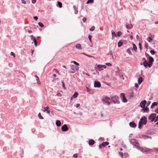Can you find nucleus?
Masks as SVG:
<instances>
[{
  "mask_svg": "<svg viewBox=\"0 0 158 158\" xmlns=\"http://www.w3.org/2000/svg\"><path fill=\"white\" fill-rule=\"evenodd\" d=\"M147 123V118L145 116H143L140 119L139 122L138 128L141 129L143 125H146Z\"/></svg>",
  "mask_w": 158,
  "mask_h": 158,
  "instance_id": "obj_1",
  "label": "nucleus"
},
{
  "mask_svg": "<svg viewBox=\"0 0 158 158\" xmlns=\"http://www.w3.org/2000/svg\"><path fill=\"white\" fill-rule=\"evenodd\" d=\"M102 102L103 104L110 105L111 102V99L107 96L103 97L102 99Z\"/></svg>",
  "mask_w": 158,
  "mask_h": 158,
  "instance_id": "obj_2",
  "label": "nucleus"
},
{
  "mask_svg": "<svg viewBox=\"0 0 158 158\" xmlns=\"http://www.w3.org/2000/svg\"><path fill=\"white\" fill-rule=\"evenodd\" d=\"M106 66L105 65L97 64L94 67V68L96 71H100L106 69Z\"/></svg>",
  "mask_w": 158,
  "mask_h": 158,
  "instance_id": "obj_3",
  "label": "nucleus"
},
{
  "mask_svg": "<svg viewBox=\"0 0 158 158\" xmlns=\"http://www.w3.org/2000/svg\"><path fill=\"white\" fill-rule=\"evenodd\" d=\"M137 148L138 149L140 150L141 152H142L147 153L152 151V149H149L146 148H141L140 147L139 145H137V148Z\"/></svg>",
  "mask_w": 158,
  "mask_h": 158,
  "instance_id": "obj_4",
  "label": "nucleus"
},
{
  "mask_svg": "<svg viewBox=\"0 0 158 158\" xmlns=\"http://www.w3.org/2000/svg\"><path fill=\"white\" fill-rule=\"evenodd\" d=\"M112 101L114 103H119V98L117 95H114L111 97Z\"/></svg>",
  "mask_w": 158,
  "mask_h": 158,
  "instance_id": "obj_5",
  "label": "nucleus"
},
{
  "mask_svg": "<svg viewBox=\"0 0 158 158\" xmlns=\"http://www.w3.org/2000/svg\"><path fill=\"white\" fill-rule=\"evenodd\" d=\"M130 143L132 144L133 146H134L135 147L137 148V145H139V143L138 142V141L137 140L135 139H131L130 140Z\"/></svg>",
  "mask_w": 158,
  "mask_h": 158,
  "instance_id": "obj_6",
  "label": "nucleus"
},
{
  "mask_svg": "<svg viewBox=\"0 0 158 158\" xmlns=\"http://www.w3.org/2000/svg\"><path fill=\"white\" fill-rule=\"evenodd\" d=\"M156 118V114L153 113L151 114L149 116L148 119L151 120V122H153L155 119Z\"/></svg>",
  "mask_w": 158,
  "mask_h": 158,
  "instance_id": "obj_7",
  "label": "nucleus"
},
{
  "mask_svg": "<svg viewBox=\"0 0 158 158\" xmlns=\"http://www.w3.org/2000/svg\"><path fill=\"white\" fill-rule=\"evenodd\" d=\"M143 64L144 66L146 68H147V66H148L149 68L151 67L152 64V63L151 62H148L146 60L143 63Z\"/></svg>",
  "mask_w": 158,
  "mask_h": 158,
  "instance_id": "obj_8",
  "label": "nucleus"
},
{
  "mask_svg": "<svg viewBox=\"0 0 158 158\" xmlns=\"http://www.w3.org/2000/svg\"><path fill=\"white\" fill-rule=\"evenodd\" d=\"M79 65H72L71 66V69L75 71H78L79 69Z\"/></svg>",
  "mask_w": 158,
  "mask_h": 158,
  "instance_id": "obj_9",
  "label": "nucleus"
},
{
  "mask_svg": "<svg viewBox=\"0 0 158 158\" xmlns=\"http://www.w3.org/2000/svg\"><path fill=\"white\" fill-rule=\"evenodd\" d=\"M69 129V128L66 124L64 125L61 127V130L63 131H67Z\"/></svg>",
  "mask_w": 158,
  "mask_h": 158,
  "instance_id": "obj_10",
  "label": "nucleus"
},
{
  "mask_svg": "<svg viewBox=\"0 0 158 158\" xmlns=\"http://www.w3.org/2000/svg\"><path fill=\"white\" fill-rule=\"evenodd\" d=\"M146 102H147L145 100H144L141 102L140 104V107L143 108H144Z\"/></svg>",
  "mask_w": 158,
  "mask_h": 158,
  "instance_id": "obj_11",
  "label": "nucleus"
},
{
  "mask_svg": "<svg viewBox=\"0 0 158 158\" xmlns=\"http://www.w3.org/2000/svg\"><path fill=\"white\" fill-rule=\"evenodd\" d=\"M94 85L95 87L99 88L100 87L101 85L99 82L98 81H95L94 82Z\"/></svg>",
  "mask_w": 158,
  "mask_h": 158,
  "instance_id": "obj_12",
  "label": "nucleus"
},
{
  "mask_svg": "<svg viewBox=\"0 0 158 158\" xmlns=\"http://www.w3.org/2000/svg\"><path fill=\"white\" fill-rule=\"evenodd\" d=\"M129 125L132 128H135L137 126L136 124L133 122H130Z\"/></svg>",
  "mask_w": 158,
  "mask_h": 158,
  "instance_id": "obj_13",
  "label": "nucleus"
},
{
  "mask_svg": "<svg viewBox=\"0 0 158 158\" xmlns=\"http://www.w3.org/2000/svg\"><path fill=\"white\" fill-rule=\"evenodd\" d=\"M95 143L94 140L92 139H90L89 141L88 144L90 146H91L93 145Z\"/></svg>",
  "mask_w": 158,
  "mask_h": 158,
  "instance_id": "obj_14",
  "label": "nucleus"
},
{
  "mask_svg": "<svg viewBox=\"0 0 158 158\" xmlns=\"http://www.w3.org/2000/svg\"><path fill=\"white\" fill-rule=\"evenodd\" d=\"M149 109L147 107H146L145 108H143L141 110V111H143L144 113H145L146 112H148L149 111Z\"/></svg>",
  "mask_w": 158,
  "mask_h": 158,
  "instance_id": "obj_15",
  "label": "nucleus"
},
{
  "mask_svg": "<svg viewBox=\"0 0 158 158\" xmlns=\"http://www.w3.org/2000/svg\"><path fill=\"white\" fill-rule=\"evenodd\" d=\"M142 136L144 139H152L151 136L146 135H142Z\"/></svg>",
  "mask_w": 158,
  "mask_h": 158,
  "instance_id": "obj_16",
  "label": "nucleus"
},
{
  "mask_svg": "<svg viewBox=\"0 0 158 158\" xmlns=\"http://www.w3.org/2000/svg\"><path fill=\"white\" fill-rule=\"evenodd\" d=\"M56 124L57 126L59 127L61 125V123L60 121L57 120L56 122Z\"/></svg>",
  "mask_w": 158,
  "mask_h": 158,
  "instance_id": "obj_17",
  "label": "nucleus"
},
{
  "mask_svg": "<svg viewBox=\"0 0 158 158\" xmlns=\"http://www.w3.org/2000/svg\"><path fill=\"white\" fill-rule=\"evenodd\" d=\"M109 143L108 142H103L101 146H102L104 148L107 145L109 144Z\"/></svg>",
  "mask_w": 158,
  "mask_h": 158,
  "instance_id": "obj_18",
  "label": "nucleus"
},
{
  "mask_svg": "<svg viewBox=\"0 0 158 158\" xmlns=\"http://www.w3.org/2000/svg\"><path fill=\"white\" fill-rule=\"evenodd\" d=\"M143 80V79L142 77H140L138 80V83L139 84H141Z\"/></svg>",
  "mask_w": 158,
  "mask_h": 158,
  "instance_id": "obj_19",
  "label": "nucleus"
},
{
  "mask_svg": "<svg viewBox=\"0 0 158 158\" xmlns=\"http://www.w3.org/2000/svg\"><path fill=\"white\" fill-rule=\"evenodd\" d=\"M76 48L78 49H81V46L80 44H77L76 46Z\"/></svg>",
  "mask_w": 158,
  "mask_h": 158,
  "instance_id": "obj_20",
  "label": "nucleus"
},
{
  "mask_svg": "<svg viewBox=\"0 0 158 158\" xmlns=\"http://www.w3.org/2000/svg\"><path fill=\"white\" fill-rule=\"evenodd\" d=\"M157 105H158V104L156 102H153L152 103V104L151 106V108H153L154 106H156Z\"/></svg>",
  "mask_w": 158,
  "mask_h": 158,
  "instance_id": "obj_21",
  "label": "nucleus"
},
{
  "mask_svg": "<svg viewBox=\"0 0 158 158\" xmlns=\"http://www.w3.org/2000/svg\"><path fill=\"white\" fill-rule=\"evenodd\" d=\"M122 33L120 31H118V32H117L116 33V37H120L121 36V35H122Z\"/></svg>",
  "mask_w": 158,
  "mask_h": 158,
  "instance_id": "obj_22",
  "label": "nucleus"
},
{
  "mask_svg": "<svg viewBox=\"0 0 158 158\" xmlns=\"http://www.w3.org/2000/svg\"><path fill=\"white\" fill-rule=\"evenodd\" d=\"M149 61L148 62L152 63L154 61L153 58L151 56H149Z\"/></svg>",
  "mask_w": 158,
  "mask_h": 158,
  "instance_id": "obj_23",
  "label": "nucleus"
},
{
  "mask_svg": "<svg viewBox=\"0 0 158 158\" xmlns=\"http://www.w3.org/2000/svg\"><path fill=\"white\" fill-rule=\"evenodd\" d=\"M33 41L34 42V43L35 45V47L37 46V44L36 40L35 38H34L33 39Z\"/></svg>",
  "mask_w": 158,
  "mask_h": 158,
  "instance_id": "obj_24",
  "label": "nucleus"
},
{
  "mask_svg": "<svg viewBox=\"0 0 158 158\" xmlns=\"http://www.w3.org/2000/svg\"><path fill=\"white\" fill-rule=\"evenodd\" d=\"M134 96V94L133 92H132L129 94V97L130 98H133Z\"/></svg>",
  "mask_w": 158,
  "mask_h": 158,
  "instance_id": "obj_25",
  "label": "nucleus"
},
{
  "mask_svg": "<svg viewBox=\"0 0 158 158\" xmlns=\"http://www.w3.org/2000/svg\"><path fill=\"white\" fill-rule=\"evenodd\" d=\"M133 49L135 52L136 51L137 48L136 45L134 43L133 44Z\"/></svg>",
  "mask_w": 158,
  "mask_h": 158,
  "instance_id": "obj_26",
  "label": "nucleus"
},
{
  "mask_svg": "<svg viewBox=\"0 0 158 158\" xmlns=\"http://www.w3.org/2000/svg\"><path fill=\"white\" fill-rule=\"evenodd\" d=\"M123 44V42L121 41H119L118 43V47H120Z\"/></svg>",
  "mask_w": 158,
  "mask_h": 158,
  "instance_id": "obj_27",
  "label": "nucleus"
},
{
  "mask_svg": "<svg viewBox=\"0 0 158 158\" xmlns=\"http://www.w3.org/2000/svg\"><path fill=\"white\" fill-rule=\"evenodd\" d=\"M73 8L75 10L74 13L75 14H77L78 13V10L77 8L75 6H73Z\"/></svg>",
  "mask_w": 158,
  "mask_h": 158,
  "instance_id": "obj_28",
  "label": "nucleus"
},
{
  "mask_svg": "<svg viewBox=\"0 0 158 158\" xmlns=\"http://www.w3.org/2000/svg\"><path fill=\"white\" fill-rule=\"evenodd\" d=\"M57 6H59L60 8H61L62 7V4L61 2H58Z\"/></svg>",
  "mask_w": 158,
  "mask_h": 158,
  "instance_id": "obj_29",
  "label": "nucleus"
},
{
  "mask_svg": "<svg viewBox=\"0 0 158 158\" xmlns=\"http://www.w3.org/2000/svg\"><path fill=\"white\" fill-rule=\"evenodd\" d=\"M120 98L122 99V98H123V97H125V94L124 93H122L120 94Z\"/></svg>",
  "mask_w": 158,
  "mask_h": 158,
  "instance_id": "obj_30",
  "label": "nucleus"
},
{
  "mask_svg": "<svg viewBox=\"0 0 158 158\" xmlns=\"http://www.w3.org/2000/svg\"><path fill=\"white\" fill-rule=\"evenodd\" d=\"M147 40L148 41L149 43L151 42L153 40L152 39L151 37H148L147 39Z\"/></svg>",
  "mask_w": 158,
  "mask_h": 158,
  "instance_id": "obj_31",
  "label": "nucleus"
},
{
  "mask_svg": "<svg viewBox=\"0 0 158 158\" xmlns=\"http://www.w3.org/2000/svg\"><path fill=\"white\" fill-rule=\"evenodd\" d=\"M38 117L40 119H44V118L43 116H41V113H39L38 114Z\"/></svg>",
  "mask_w": 158,
  "mask_h": 158,
  "instance_id": "obj_32",
  "label": "nucleus"
},
{
  "mask_svg": "<svg viewBox=\"0 0 158 158\" xmlns=\"http://www.w3.org/2000/svg\"><path fill=\"white\" fill-rule=\"evenodd\" d=\"M122 101L123 102H127V98H126V97H123V98H122Z\"/></svg>",
  "mask_w": 158,
  "mask_h": 158,
  "instance_id": "obj_33",
  "label": "nucleus"
},
{
  "mask_svg": "<svg viewBox=\"0 0 158 158\" xmlns=\"http://www.w3.org/2000/svg\"><path fill=\"white\" fill-rule=\"evenodd\" d=\"M78 95V93L77 92H75L73 95V96L74 98H76L77 97Z\"/></svg>",
  "mask_w": 158,
  "mask_h": 158,
  "instance_id": "obj_34",
  "label": "nucleus"
},
{
  "mask_svg": "<svg viewBox=\"0 0 158 158\" xmlns=\"http://www.w3.org/2000/svg\"><path fill=\"white\" fill-rule=\"evenodd\" d=\"M61 83H62V86L63 88L64 89H66V88L65 87V86L64 83V81H61Z\"/></svg>",
  "mask_w": 158,
  "mask_h": 158,
  "instance_id": "obj_35",
  "label": "nucleus"
},
{
  "mask_svg": "<svg viewBox=\"0 0 158 158\" xmlns=\"http://www.w3.org/2000/svg\"><path fill=\"white\" fill-rule=\"evenodd\" d=\"M94 2V0H88L87 1L86 3L88 4V3H92Z\"/></svg>",
  "mask_w": 158,
  "mask_h": 158,
  "instance_id": "obj_36",
  "label": "nucleus"
},
{
  "mask_svg": "<svg viewBox=\"0 0 158 158\" xmlns=\"http://www.w3.org/2000/svg\"><path fill=\"white\" fill-rule=\"evenodd\" d=\"M39 25L41 27H44V25L41 22H39L38 23Z\"/></svg>",
  "mask_w": 158,
  "mask_h": 158,
  "instance_id": "obj_37",
  "label": "nucleus"
},
{
  "mask_svg": "<svg viewBox=\"0 0 158 158\" xmlns=\"http://www.w3.org/2000/svg\"><path fill=\"white\" fill-rule=\"evenodd\" d=\"M46 111H47V113L48 114H50V111L49 110V107L47 106V110H46Z\"/></svg>",
  "mask_w": 158,
  "mask_h": 158,
  "instance_id": "obj_38",
  "label": "nucleus"
},
{
  "mask_svg": "<svg viewBox=\"0 0 158 158\" xmlns=\"http://www.w3.org/2000/svg\"><path fill=\"white\" fill-rule=\"evenodd\" d=\"M129 155L127 153H125L123 155V157L124 158H127L128 157Z\"/></svg>",
  "mask_w": 158,
  "mask_h": 158,
  "instance_id": "obj_39",
  "label": "nucleus"
},
{
  "mask_svg": "<svg viewBox=\"0 0 158 158\" xmlns=\"http://www.w3.org/2000/svg\"><path fill=\"white\" fill-rule=\"evenodd\" d=\"M119 154L120 155V156L122 158H124L123 157V152H118Z\"/></svg>",
  "mask_w": 158,
  "mask_h": 158,
  "instance_id": "obj_40",
  "label": "nucleus"
},
{
  "mask_svg": "<svg viewBox=\"0 0 158 158\" xmlns=\"http://www.w3.org/2000/svg\"><path fill=\"white\" fill-rule=\"evenodd\" d=\"M71 63H73L77 65H79V64L78 63L74 61H72L71 62Z\"/></svg>",
  "mask_w": 158,
  "mask_h": 158,
  "instance_id": "obj_41",
  "label": "nucleus"
},
{
  "mask_svg": "<svg viewBox=\"0 0 158 158\" xmlns=\"http://www.w3.org/2000/svg\"><path fill=\"white\" fill-rule=\"evenodd\" d=\"M126 52H127L129 55H131V52L130 49L129 48H128L126 50Z\"/></svg>",
  "mask_w": 158,
  "mask_h": 158,
  "instance_id": "obj_42",
  "label": "nucleus"
},
{
  "mask_svg": "<svg viewBox=\"0 0 158 158\" xmlns=\"http://www.w3.org/2000/svg\"><path fill=\"white\" fill-rule=\"evenodd\" d=\"M150 52L151 53V54L152 55H154L155 54V51L153 50H151Z\"/></svg>",
  "mask_w": 158,
  "mask_h": 158,
  "instance_id": "obj_43",
  "label": "nucleus"
},
{
  "mask_svg": "<svg viewBox=\"0 0 158 158\" xmlns=\"http://www.w3.org/2000/svg\"><path fill=\"white\" fill-rule=\"evenodd\" d=\"M92 36L91 35H89L88 37L90 42H92Z\"/></svg>",
  "mask_w": 158,
  "mask_h": 158,
  "instance_id": "obj_44",
  "label": "nucleus"
},
{
  "mask_svg": "<svg viewBox=\"0 0 158 158\" xmlns=\"http://www.w3.org/2000/svg\"><path fill=\"white\" fill-rule=\"evenodd\" d=\"M53 70L55 71L56 73H57L59 74H60V73H59V71L57 69H53Z\"/></svg>",
  "mask_w": 158,
  "mask_h": 158,
  "instance_id": "obj_45",
  "label": "nucleus"
},
{
  "mask_svg": "<svg viewBox=\"0 0 158 158\" xmlns=\"http://www.w3.org/2000/svg\"><path fill=\"white\" fill-rule=\"evenodd\" d=\"M139 48L140 50L141 51L142 50V47L141 44L140 43H139Z\"/></svg>",
  "mask_w": 158,
  "mask_h": 158,
  "instance_id": "obj_46",
  "label": "nucleus"
},
{
  "mask_svg": "<svg viewBox=\"0 0 158 158\" xmlns=\"http://www.w3.org/2000/svg\"><path fill=\"white\" fill-rule=\"evenodd\" d=\"M112 35L113 37V36L116 37V34L115 32L114 31H113L112 32Z\"/></svg>",
  "mask_w": 158,
  "mask_h": 158,
  "instance_id": "obj_47",
  "label": "nucleus"
},
{
  "mask_svg": "<svg viewBox=\"0 0 158 158\" xmlns=\"http://www.w3.org/2000/svg\"><path fill=\"white\" fill-rule=\"evenodd\" d=\"M95 29V27L94 26L92 27L91 28L89 29V30L90 31H93Z\"/></svg>",
  "mask_w": 158,
  "mask_h": 158,
  "instance_id": "obj_48",
  "label": "nucleus"
},
{
  "mask_svg": "<svg viewBox=\"0 0 158 158\" xmlns=\"http://www.w3.org/2000/svg\"><path fill=\"white\" fill-rule=\"evenodd\" d=\"M106 64L107 66H110L112 65V64L110 63H106Z\"/></svg>",
  "mask_w": 158,
  "mask_h": 158,
  "instance_id": "obj_49",
  "label": "nucleus"
},
{
  "mask_svg": "<svg viewBox=\"0 0 158 158\" xmlns=\"http://www.w3.org/2000/svg\"><path fill=\"white\" fill-rule=\"evenodd\" d=\"M148 44L146 42H145V47L146 48H148Z\"/></svg>",
  "mask_w": 158,
  "mask_h": 158,
  "instance_id": "obj_50",
  "label": "nucleus"
},
{
  "mask_svg": "<svg viewBox=\"0 0 158 158\" xmlns=\"http://www.w3.org/2000/svg\"><path fill=\"white\" fill-rule=\"evenodd\" d=\"M31 131L33 134H35V129L34 128L31 129Z\"/></svg>",
  "mask_w": 158,
  "mask_h": 158,
  "instance_id": "obj_51",
  "label": "nucleus"
},
{
  "mask_svg": "<svg viewBox=\"0 0 158 158\" xmlns=\"http://www.w3.org/2000/svg\"><path fill=\"white\" fill-rule=\"evenodd\" d=\"M86 20V18L85 17H84L83 18L82 21L84 23H85Z\"/></svg>",
  "mask_w": 158,
  "mask_h": 158,
  "instance_id": "obj_52",
  "label": "nucleus"
},
{
  "mask_svg": "<svg viewBox=\"0 0 158 158\" xmlns=\"http://www.w3.org/2000/svg\"><path fill=\"white\" fill-rule=\"evenodd\" d=\"M73 156L75 158H76L77 157V153H75L73 155Z\"/></svg>",
  "mask_w": 158,
  "mask_h": 158,
  "instance_id": "obj_53",
  "label": "nucleus"
},
{
  "mask_svg": "<svg viewBox=\"0 0 158 158\" xmlns=\"http://www.w3.org/2000/svg\"><path fill=\"white\" fill-rule=\"evenodd\" d=\"M126 27L127 29H131V27H129V25H127V24L126 25Z\"/></svg>",
  "mask_w": 158,
  "mask_h": 158,
  "instance_id": "obj_54",
  "label": "nucleus"
},
{
  "mask_svg": "<svg viewBox=\"0 0 158 158\" xmlns=\"http://www.w3.org/2000/svg\"><path fill=\"white\" fill-rule=\"evenodd\" d=\"M33 19L35 20H37L38 19V17L36 16H34L33 17Z\"/></svg>",
  "mask_w": 158,
  "mask_h": 158,
  "instance_id": "obj_55",
  "label": "nucleus"
},
{
  "mask_svg": "<svg viewBox=\"0 0 158 158\" xmlns=\"http://www.w3.org/2000/svg\"><path fill=\"white\" fill-rule=\"evenodd\" d=\"M10 55H11L12 56H14V57L15 56V54L14 52H10Z\"/></svg>",
  "mask_w": 158,
  "mask_h": 158,
  "instance_id": "obj_56",
  "label": "nucleus"
},
{
  "mask_svg": "<svg viewBox=\"0 0 158 158\" xmlns=\"http://www.w3.org/2000/svg\"><path fill=\"white\" fill-rule=\"evenodd\" d=\"M36 0H31L32 3L35 4L36 2Z\"/></svg>",
  "mask_w": 158,
  "mask_h": 158,
  "instance_id": "obj_57",
  "label": "nucleus"
},
{
  "mask_svg": "<svg viewBox=\"0 0 158 158\" xmlns=\"http://www.w3.org/2000/svg\"><path fill=\"white\" fill-rule=\"evenodd\" d=\"M135 86L136 88H138L139 87V85L137 83L135 84Z\"/></svg>",
  "mask_w": 158,
  "mask_h": 158,
  "instance_id": "obj_58",
  "label": "nucleus"
},
{
  "mask_svg": "<svg viewBox=\"0 0 158 158\" xmlns=\"http://www.w3.org/2000/svg\"><path fill=\"white\" fill-rule=\"evenodd\" d=\"M22 3L24 4H25L26 3V1L24 0H22Z\"/></svg>",
  "mask_w": 158,
  "mask_h": 158,
  "instance_id": "obj_59",
  "label": "nucleus"
},
{
  "mask_svg": "<svg viewBox=\"0 0 158 158\" xmlns=\"http://www.w3.org/2000/svg\"><path fill=\"white\" fill-rule=\"evenodd\" d=\"M30 36L31 37V40H33V39L34 38L33 36L32 35H30Z\"/></svg>",
  "mask_w": 158,
  "mask_h": 158,
  "instance_id": "obj_60",
  "label": "nucleus"
},
{
  "mask_svg": "<svg viewBox=\"0 0 158 158\" xmlns=\"http://www.w3.org/2000/svg\"><path fill=\"white\" fill-rule=\"evenodd\" d=\"M57 96H62L61 94L60 93H57Z\"/></svg>",
  "mask_w": 158,
  "mask_h": 158,
  "instance_id": "obj_61",
  "label": "nucleus"
},
{
  "mask_svg": "<svg viewBox=\"0 0 158 158\" xmlns=\"http://www.w3.org/2000/svg\"><path fill=\"white\" fill-rule=\"evenodd\" d=\"M37 83L38 85H40V80L37 81Z\"/></svg>",
  "mask_w": 158,
  "mask_h": 158,
  "instance_id": "obj_62",
  "label": "nucleus"
},
{
  "mask_svg": "<svg viewBox=\"0 0 158 158\" xmlns=\"http://www.w3.org/2000/svg\"><path fill=\"white\" fill-rule=\"evenodd\" d=\"M155 112L157 114H158V108L155 110Z\"/></svg>",
  "mask_w": 158,
  "mask_h": 158,
  "instance_id": "obj_63",
  "label": "nucleus"
},
{
  "mask_svg": "<svg viewBox=\"0 0 158 158\" xmlns=\"http://www.w3.org/2000/svg\"><path fill=\"white\" fill-rule=\"evenodd\" d=\"M80 106V104H77L76 105V106L77 108L78 107Z\"/></svg>",
  "mask_w": 158,
  "mask_h": 158,
  "instance_id": "obj_64",
  "label": "nucleus"
}]
</instances>
